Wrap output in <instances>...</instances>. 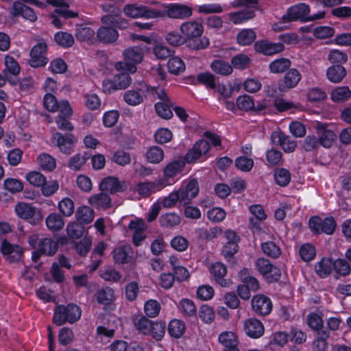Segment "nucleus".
I'll return each mask as SVG.
<instances>
[{
  "label": "nucleus",
  "instance_id": "4468645a",
  "mask_svg": "<svg viewBox=\"0 0 351 351\" xmlns=\"http://www.w3.org/2000/svg\"><path fill=\"white\" fill-rule=\"evenodd\" d=\"M15 212L20 218L24 219H32L34 221L41 220L43 216L39 210L32 205L19 202L15 206Z\"/></svg>",
  "mask_w": 351,
  "mask_h": 351
},
{
  "label": "nucleus",
  "instance_id": "72a5a7b5",
  "mask_svg": "<svg viewBox=\"0 0 351 351\" xmlns=\"http://www.w3.org/2000/svg\"><path fill=\"white\" fill-rule=\"evenodd\" d=\"M88 202L96 208L106 209L110 206L111 199L107 194L100 193L91 195L88 198Z\"/></svg>",
  "mask_w": 351,
  "mask_h": 351
},
{
  "label": "nucleus",
  "instance_id": "5701e85b",
  "mask_svg": "<svg viewBox=\"0 0 351 351\" xmlns=\"http://www.w3.org/2000/svg\"><path fill=\"white\" fill-rule=\"evenodd\" d=\"M1 251L3 256L10 262L18 261L23 254L21 246L12 245L6 241L2 242Z\"/></svg>",
  "mask_w": 351,
  "mask_h": 351
},
{
  "label": "nucleus",
  "instance_id": "9b49d317",
  "mask_svg": "<svg viewBox=\"0 0 351 351\" xmlns=\"http://www.w3.org/2000/svg\"><path fill=\"white\" fill-rule=\"evenodd\" d=\"M255 267L268 282L278 280L281 276L280 269L273 265L267 259L263 258L257 259Z\"/></svg>",
  "mask_w": 351,
  "mask_h": 351
},
{
  "label": "nucleus",
  "instance_id": "f8f14e48",
  "mask_svg": "<svg viewBox=\"0 0 351 351\" xmlns=\"http://www.w3.org/2000/svg\"><path fill=\"white\" fill-rule=\"evenodd\" d=\"M77 141V138L72 134L62 135L59 132H55L51 136V142L56 145L62 153L66 155L73 152V147Z\"/></svg>",
  "mask_w": 351,
  "mask_h": 351
},
{
  "label": "nucleus",
  "instance_id": "f3484780",
  "mask_svg": "<svg viewBox=\"0 0 351 351\" xmlns=\"http://www.w3.org/2000/svg\"><path fill=\"white\" fill-rule=\"evenodd\" d=\"M168 184L166 179L155 182H140L135 187V191L141 196H148L152 193L161 190Z\"/></svg>",
  "mask_w": 351,
  "mask_h": 351
},
{
  "label": "nucleus",
  "instance_id": "bb28decb",
  "mask_svg": "<svg viewBox=\"0 0 351 351\" xmlns=\"http://www.w3.org/2000/svg\"><path fill=\"white\" fill-rule=\"evenodd\" d=\"M244 330L252 338H259L264 333V326L257 319L250 318L244 322Z\"/></svg>",
  "mask_w": 351,
  "mask_h": 351
},
{
  "label": "nucleus",
  "instance_id": "58836bf2",
  "mask_svg": "<svg viewBox=\"0 0 351 351\" xmlns=\"http://www.w3.org/2000/svg\"><path fill=\"white\" fill-rule=\"evenodd\" d=\"M45 223L50 230L58 231L64 227V221L60 214L52 213L46 217Z\"/></svg>",
  "mask_w": 351,
  "mask_h": 351
},
{
  "label": "nucleus",
  "instance_id": "79ce46f5",
  "mask_svg": "<svg viewBox=\"0 0 351 351\" xmlns=\"http://www.w3.org/2000/svg\"><path fill=\"white\" fill-rule=\"evenodd\" d=\"M211 69L217 74L229 75L232 73V66L222 60H215L210 64Z\"/></svg>",
  "mask_w": 351,
  "mask_h": 351
},
{
  "label": "nucleus",
  "instance_id": "6e6d98bb",
  "mask_svg": "<svg viewBox=\"0 0 351 351\" xmlns=\"http://www.w3.org/2000/svg\"><path fill=\"white\" fill-rule=\"evenodd\" d=\"M251 63L250 58L245 54L240 53L234 56L231 59V66L232 69L243 70L246 69Z\"/></svg>",
  "mask_w": 351,
  "mask_h": 351
},
{
  "label": "nucleus",
  "instance_id": "7ed1b4c3",
  "mask_svg": "<svg viewBox=\"0 0 351 351\" xmlns=\"http://www.w3.org/2000/svg\"><path fill=\"white\" fill-rule=\"evenodd\" d=\"M81 315L80 308L75 304L58 305L54 310L53 322L57 326L66 322L73 324L80 319Z\"/></svg>",
  "mask_w": 351,
  "mask_h": 351
},
{
  "label": "nucleus",
  "instance_id": "aec40b11",
  "mask_svg": "<svg viewBox=\"0 0 351 351\" xmlns=\"http://www.w3.org/2000/svg\"><path fill=\"white\" fill-rule=\"evenodd\" d=\"M209 271L215 280L223 287H228L231 285V280L225 279L227 274V268L221 263L217 262L210 265Z\"/></svg>",
  "mask_w": 351,
  "mask_h": 351
},
{
  "label": "nucleus",
  "instance_id": "7c9ffc66",
  "mask_svg": "<svg viewBox=\"0 0 351 351\" xmlns=\"http://www.w3.org/2000/svg\"><path fill=\"white\" fill-rule=\"evenodd\" d=\"M12 13L15 16L22 15L23 17L32 22L37 19V16L34 11L20 1H16L13 3Z\"/></svg>",
  "mask_w": 351,
  "mask_h": 351
},
{
  "label": "nucleus",
  "instance_id": "13d9d810",
  "mask_svg": "<svg viewBox=\"0 0 351 351\" xmlns=\"http://www.w3.org/2000/svg\"><path fill=\"white\" fill-rule=\"evenodd\" d=\"M26 180L29 184L36 186L40 187V186L45 184L46 178L41 173L36 171H30L25 176Z\"/></svg>",
  "mask_w": 351,
  "mask_h": 351
},
{
  "label": "nucleus",
  "instance_id": "412c9836",
  "mask_svg": "<svg viewBox=\"0 0 351 351\" xmlns=\"http://www.w3.org/2000/svg\"><path fill=\"white\" fill-rule=\"evenodd\" d=\"M128 183L125 181H119L117 178L108 177L104 178L99 185L101 191H108L110 193L121 192L125 190Z\"/></svg>",
  "mask_w": 351,
  "mask_h": 351
},
{
  "label": "nucleus",
  "instance_id": "20e7f679",
  "mask_svg": "<svg viewBox=\"0 0 351 351\" xmlns=\"http://www.w3.org/2000/svg\"><path fill=\"white\" fill-rule=\"evenodd\" d=\"M112 77H106L102 82V90L105 93L111 94L119 90L127 88L132 83L130 73L126 71H121Z\"/></svg>",
  "mask_w": 351,
  "mask_h": 351
},
{
  "label": "nucleus",
  "instance_id": "f257e3e1",
  "mask_svg": "<svg viewBox=\"0 0 351 351\" xmlns=\"http://www.w3.org/2000/svg\"><path fill=\"white\" fill-rule=\"evenodd\" d=\"M180 30L189 48L199 50L209 45V40L206 37H201L204 32V27L201 23L195 21L184 22L180 25Z\"/></svg>",
  "mask_w": 351,
  "mask_h": 351
},
{
  "label": "nucleus",
  "instance_id": "6e6552de",
  "mask_svg": "<svg viewBox=\"0 0 351 351\" xmlns=\"http://www.w3.org/2000/svg\"><path fill=\"white\" fill-rule=\"evenodd\" d=\"M152 95L157 97L160 101L155 104L157 114L162 119H169L173 116L171 103L164 90L156 87L152 88Z\"/></svg>",
  "mask_w": 351,
  "mask_h": 351
},
{
  "label": "nucleus",
  "instance_id": "c85d7f7f",
  "mask_svg": "<svg viewBox=\"0 0 351 351\" xmlns=\"http://www.w3.org/2000/svg\"><path fill=\"white\" fill-rule=\"evenodd\" d=\"M129 228L134 231L133 242L136 245H139L141 241L145 239L144 231L147 226L143 219H136L131 221L129 224Z\"/></svg>",
  "mask_w": 351,
  "mask_h": 351
},
{
  "label": "nucleus",
  "instance_id": "c756f323",
  "mask_svg": "<svg viewBox=\"0 0 351 351\" xmlns=\"http://www.w3.org/2000/svg\"><path fill=\"white\" fill-rule=\"evenodd\" d=\"M318 141L319 145L326 148L330 147L335 139L336 135L331 130L327 129L322 125H319L317 127Z\"/></svg>",
  "mask_w": 351,
  "mask_h": 351
},
{
  "label": "nucleus",
  "instance_id": "603ef678",
  "mask_svg": "<svg viewBox=\"0 0 351 351\" xmlns=\"http://www.w3.org/2000/svg\"><path fill=\"white\" fill-rule=\"evenodd\" d=\"M134 324L136 329L144 335L150 333L152 322L145 317L140 316L134 319Z\"/></svg>",
  "mask_w": 351,
  "mask_h": 351
},
{
  "label": "nucleus",
  "instance_id": "69168bd1",
  "mask_svg": "<svg viewBox=\"0 0 351 351\" xmlns=\"http://www.w3.org/2000/svg\"><path fill=\"white\" fill-rule=\"evenodd\" d=\"M333 269L337 274L341 276H348L351 271L350 264L342 258H339L333 261Z\"/></svg>",
  "mask_w": 351,
  "mask_h": 351
},
{
  "label": "nucleus",
  "instance_id": "0e129e2a",
  "mask_svg": "<svg viewBox=\"0 0 351 351\" xmlns=\"http://www.w3.org/2000/svg\"><path fill=\"white\" fill-rule=\"evenodd\" d=\"M184 163L180 160H176L169 163L164 171L165 176L166 178H171L180 173L183 167Z\"/></svg>",
  "mask_w": 351,
  "mask_h": 351
},
{
  "label": "nucleus",
  "instance_id": "bf43d9fd",
  "mask_svg": "<svg viewBox=\"0 0 351 351\" xmlns=\"http://www.w3.org/2000/svg\"><path fill=\"white\" fill-rule=\"evenodd\" d=\"M274 178L278 185L285 186L290 182L291 174L286 169L278 168L275 170Z\"/></svg>",
  "mask_w": 351,
  "mask_h": 351
},
{
  "label": "nucleus",
  "instance_id": "338daca9",
  "mask_svg": "<svg viewBox=\"0 0 351 351\" xmlns=\"http://www.w3.org/2000/svg\"><path fill=\"white\" fill-rule=\"evenodd\" d=\"M199 317L206 324L211 323L215 319V311L209 305H202L199 311Z\"/></svg>",
  "mask_w": 351,
  "mask_h": 351
},
{
  "label": "nucleus",
  "instance_id": "3c124183",
  "mask_svg": "<svg viewBox=\"0 0 351 351\" xmlns=\"http://www.w3.org/2000/svg\"><path fill=\"white\" fill-rule=\"evenodd\" d=\"M291 62L287 58H279L272 61L269 66V71L273 73H282L289 69Z\"/></svg>",
  "mask_w": 351,
  "mask_h": 351
},
{
  "label": "nucleus",
  "instance_id": "dca6fc26",
  "mask_svg": "<svg viewBox=\"0 0 351 351\" xmlns=\"http://www.w3.org/2000/svg\"><path fill=\"white\" fill-rule=\"evenodd\" d=\"M178 192L181 196V203L183 204H189L199 193L197 181L196 180H189L182 186Z\"/></svg>",
  "mask_w": 351,
  "mask_h": 351
},
{
  "label": "nucleus",
  "instance_id": "a211bd4d",
  "mask_svg": "<svg viewBox=\"0 0 351 351\" xmlns=\"http://www.w3.org/2000/svg\"><path fill=\"white\" fill-rule=\"evenodd\" d=\"M271 139L274 144L280 145L285 152H293L297 147L295 141L280 131L274 132Z\"/></svg>",
  "mask_w": 351,
  "mask_h": 351
},
{
  "label": "nucleus",
  "instance_id": "9d476101",
  "mask_svg": "<svg viewBox=\"0 0 351 351\" xmlns=\"http://www.w3.org/2000/svg\"><path fill=\"white\" fill-rule=\"evenodd\" d=\"M337 224L333 217H328L324 219L315 216L309 219V228L315 234L325 233L332 234Z\"/></svg>",
  "mask_w": 351,
  "mask_h": 351
},
{
  "label": "nucleus",
  "instance_id": "4c0bfd02",
  "mask_svg": "<svg viewBox=\"0 0 351 351\" xmlns=\"http://www.w3.org/2000/svg\"><path fill=\"white\" fill-rule=\"evenodd\" d=\"M346 75V70L340 65L330 66L326 71L328 80L332 83H339Z\"/></svg>",
  "mask_w": 351,
  "mask_h": 351
},
{
  "label": "nucleus",
  "instance_id": "6ab92c4d",
  "mask_svg": "<svg viewBox=\"0 0 351 351\" xmlns=\"http://www.w3.org/2000/svg\"><path fill=\"white\" fill-rule=\"evenodd\" d=\"M256 51L265 56H272L282 51L285 49L282 43H271L268 40H259L254 45Z\"/></svg>",
  "mask_w": 351,
  "mask_h": 351
},
{
  "label": "nucleus",
  "instance_id": "cd10ccee",
  "mask_svg": "<svg viewBox=\"0 0 351 351\" xmlns=\"http://www.w3.org/2000/svg\"><path fill=\"white\" fill-rule=\"evenodd\" d=\"M119 36L118 31L112 27L101 26L97 31V39L105 44L115 43Z\"/></svg>",
  "mask_w": 351,
  "mask_h": 351
},
{
  "label": "nucleus",
  "instance_id": "864d4df0",
  "mask_svg": "<svg viewBox=\"0 0 351 351\" xmlns=\"http://www.w3.org/2000/svg\"><path fill=\"white\" fill-rule=\"evenodd\" d=\"M38 163L43 170L48 171H51L56 166L55 158L45 153L39 155Z\"/></svg>",
  "mask_w": 351,
  "mask_h": 351
},
{
  "label": "nucleus",
  "instance_id": "39448f33",
  "mask_svg": "<svg viewBox=\"0 0 351 351\" xmlns=\"http://www.w3.org/2000/svg\"><path fill=\"white\" fill-rule=\"evenodd\" d=\"M124 61H119L115 63L114 67L117 71H126L134 73L136 71V64L140 63L143 60V54L138 47H130L125 49L123 53Z\"/></svg>",
  "mask_w": 351,
  "mask_h": 351
},
{
  "label": "nucleus",
  "instance_id": "de8ad7c7",
  "mask_svg": "<svg viewBox=\"0 0 351 351\" xmlns=\"http://www.w3.org/2000/svg\"><path fill=\"white\" fill-rule=\"evenodd\" d=\"M241 280L247 287H249L250 291H256L259 289V283L256 278L250 275V271L247 269H242L239 273Z\"/></svg>",
  "mask_w": 351,
  "mask_h": 351
},
{
  "label": "nucleus",
  "instance_id": "49530a36",
  "mask_svg": "<svg viewBox=\"0 0 351 351\" xmlns=\"http://www.w3.org/2000/svg\"><path fill=\"white\" fill-rule=\"evenodd\" d=\"M66 234L72 239H78L84 235L85 228L80 223L70 222L66 226Z\"/></svg>",
  "mask_w": 351,
  "mask_h": 351
},
{
  "label": "nucleus",
  "instance_id": "a878e982",
  "mask_svg": "<svg viewBox=\"0 0 351 351\" xmlns=\"http://www.w3.org/2000/svg\"><path fill=\"white\" fill-rule=\"evenodd\" d=\"M301 80L300 73L295 69H290L279 83L278 87L281 91H287L295 87Z\"/></svg>",
  "mask_w": 351,
  "mask_h": 351
},
{
  "label": "nucleus",
  "instance_id": "ea45409f",
  "mask_svg": "<svg viewBox=\"0 0 351 351\" xmlns=\"http://www.w3.org/2000/svg\"><path fill=\"white\" fill-rule=\"evenodd\" d=\"M316 273L322 278L327 277L333 269V261L329 258H323L315 266Z\"/></svg>",
  "mask_w": 351,
  "mask_h": 351
},
{
  "label": "nucleus",
  "instance_id": "b1692460",
  "mask_svg": "<svg viewBox=\"0 0 351 351\" xmlns=\"http://www.w3.org/2000/svg\"><path fill=\"white\" fill-rule=\"evenodd\" d=\"M252 306L254 311L260 315L269 314L272 308L271 300L261 294L254 296L252 300Z\"/></svg>",
  "mask_w": 351,
  "mask_h": 351
},
{
  "label": "nucleus",
  "instance_id": "e433bc0d",
  "mask_svg": "<svg viewBox=\"0 0 351 351\" xmlns=\"http://www.w3.org/2000/svg\"><path fill=\"white\" fill-rule=\"evenodd\" d=\"M254 10L248 8L241 11L231 12L228 14L229 20L234 24H241L254 16Z\"/></svg>",
  "mask_w": 351,
  "mask_h": 351
},
{
  "label": "nucleus",
  "instance_id": "a18cd8bd",
  "mask_svg": "<svg viewBox=\"0 0 351 351\" xmlns=\"http://www.w3.org/2000/svg\"><path fill=\"white\" fill-rule=\"evenodd\" d=\"M95 32L92 28L86 26H80L77 29L75 36L80 41L93 43L95 39Z\"/></svg>",
  "mask_w": 351,
  "mask_h": 351
},
{
  "label": "nucleus",
  "instance_id": "774afa93",
  "mask_svg": "<svg viewBox=\"0 0 351 351\" xmlns=\"http://www.w3.org/2000/svg\"><path fill=\"white\" fill-rule=\"evenodd\" d=\"M197 297L203 301L211 300L215 294L214 289L208 285L199 286L196 291Z\"/></svg>",
  "mask_w": 351,
  "mask_h": 351
},
{
  "label": "nucleus",
  "instance_id": "37998d69",
  "mask_svg": "<svg viewBox=\"0 0 351 351\" xmlns=\"http://www.w3.org/2000/svg\"><path fill=\"white\" fill-rule=\"evenodd\" d=\"M152 53L156 58L165 60L171 56L173 51L163 43L155 41L153 43Z\"/></svg>",
  "mask_w": 351,
  "mask_h": 351
},
{
  "label": "nucleus",
  "instance_id": "680f3d73",
  "mask_svg": "<svg viewBox=\"0 0 351 351\" xmlns=\"http://www.w3.org/2000/svg\"><path fill=\"white\" fill-rule=\"evenodd\" d=\"M54 39L57 44L63 47H69L74 43L73 36L68 32H59L55 34Z\"/></svg>",
  "mask_w": 351,
  "mask_h": 351
},
{
  "label": "nucleus",
  "instance_id": "4be33fe9",
  "mask_svg": "<svg viewBox=\"0 0 351 351\" xmlns=\"http://www.w3.org/2000/svg\"><path fill=\"white\" fill-rule=\"evenodd\" d=\"M219 342L223 346L222 351H239V339L232 331H223L218 337Z\"/></svg>",
  "mask_w": 351,
  "mask_h": 351
},
{
  "label": "nucleus",
  "instance_id": "2eb2a0df",
  "mask_svg": "<svg viewBox=\"0 0 351 351\" xmlns=\"http://www.w3.org/2000/svg\"><path fill=\"white\" fill-rule=\"evenodd\" d=\"M47 46L45 43L40 42L36 45L30 52V64L33 67L45 66L47 63L45 56Z\"/></svg>",
  "mask_w": 351,
  "mask_h": 351
},
{
  "label": "nucleus",
  "instance_id": "4d7b16f0",
  "mask_svg": "<svg viewBox=\"0 0 351 351\" xmlns=\"http://www.w3.org/2000/svg\"><path fill=\"white\" fill-rule=\"evenodd\" d=\"M167 66L169 72L175 75L182 73L185 70L184 62L178 57H173L169 59Z\"/></svg>",
  "mask_w": 351,
  "mask_h": 351
},
{
  "label": "nucleus",
  "instance_id": "f03ea898",
  "mask_svg": "<svg viewBox=\"0 0 351 351\" xmlns=\"http://www.w3.org/2000/svg\"><path fill=\"white\" fill-rule=\"evenodd\" d=\"M308 5L300 3L292 5L287 10L280 20L272 25V29L275 32H280L289 27V23L292 21H300L308 22V14H310Z\"/></svg>",
  "mask_w": 351,
  "mask_h": 351
},
{
  "label": "nucleus",
  "instance_id": "c9c22d12",
  "mask_svg": "<svg viewBox=\"0 0 351 351\" xmlns=\"http://www.w3.org/2000/svg\"><path fill=\"white\" fill-rule=\"evenodd\" d=\"M95 217L94 210L87 206H82L77 208L75 212L76 220L82 224H88Z\"/></svg>",
  "mask_w": 351,
  "mask_h": 351
},
{
  "label": "nucleus",
  "instance_id": "0eeeda50",
  "mask_svg": "<svg viewBox=\"0 0 351 351\" xmlns=\"http://www.w3.org/2000/svg\"><path fill=\"white\" fill-rule=\"evenodd\" d=\"M152 88H148L143 82H135L131 89L124 93L123 99L130 106L139 105L147 93L152 95Z\"/></svg>",
  "mask_w": 351,
  "mask_h": 351
},
{
  "label": "nucleus",
  "instance_id": "2f4dec72",
  "mask_svg": "<svg viewBox=\"0 0 351 351\" xmlns=\"http://www.w3.org/2000/svg\"><path fill=\"white\" fill-rule=\"evenodd\" d=\"M69 0H47V3L53 6L59 7L56 10V12L64 18H75L77 16V13L68 10Z\"/></svg>",
  "mask_w": 351,
  "mask_h": 351
},
{
  "label": "nucleus",
  "instance_id": "09e8293b",
  "mask_svg": "<svg viewBox=\"0 0 351 351\" xmlns=\"http://www.w3.org/2000/svg\"><path fill=\"white\" fill-rule=\"evenodd\" d=\"M58 208L62 215L69 217L74 213V202L69 197H64L58 203Z\"/></svg>",
  "mask_w": 351,
  "mask_h": 351
},
{
  "label": "nucleus",
  "instance_id": "8fccbe9b",
  "mask_svg": "<svg viewBox=\"0 0 351 351\" xmlns=\"http://www.w3.org/2000/svg\"><path fill=\"white\" fill-rule=\"evenodd\" d=\"M146 158L150 163L157 164L164 158L163 150L157 146L149 147L146 152Z\"/></svg>",
  "mask_w": 351,
  "mask_h": 351
},
{
  "label": "nucleus",
  "instance_id": "052dcab7",
  "mask_svg": "<svg viewBox=\"0 0 351 351\" xmlns=\"http://www.w3.org/2000/svg\"><path fill=\"white\" fill-rule=\"evenodd\" d=\"M165 40L171 46L178 47L183 44H186L184 36L177 31L173 30L169 32L165 35Z\"/></svg>",
  "mask_w": 351,
  "mask_h": 351
},
{
  "label": "nucleus",
  "instance_id": "ddd939ff",
  "mask_svg": "<svg viewBox=\"0 0 351 351\" xmlns=\"http://www.w3.org/2000/svg\"><path fill=\"white\" fill-rule=\"evenodd\" d=\"M210 147V144L206 140H200L196 142L186 154V161L191 163L195 162L202 157H207Z\"/></svg>",
  "mask_w": 351,
  "mask_h": 351
},
{
  "label": "nucleus",
  "instance_id": "a19ab883",
  "mask_svg": "<svg viewBox=\"0 0 351 351\" xmlns=\"http://www.w3.org/2000/svg\"><path fill=\"white\" fill-rule=\"evenodd\" d=\"M131 247L129 245L119 246L114 250L113 258L116 263L124 264L129 261V254L131 252Z\"/></svg>",
  "mask_w": 351,
  "mask_h": 351
},
{
  "label": "nucleus",
  "instance_id": "5fc2aeb1",
  "mask_svg": "<svg viewBox=\"0 0 351 351\" xmlns=\"http://www.w3.org/2000/svg\"><path fill=\"white\" fill-rule=\"evenodd\" d=\"M185 330L184 323L178 319H173L169 322L168 331L175 338L180 337Z\"/></svg>",
  "mask_w": 351,
  "mask_h": 351
},
{
  "label": "nucleus",
  "instance_id": "e2e57ef3",
  "mask_svg": "<svg viewBox=\"0 0 351 351\" xmlns=\"http://www.w3.org/2000/svg\"><path fill=\"white\" fill-rule=\"evenodd\" d=\"M5 69L4 71V73L8 77V73L13 75H16L20 72V66L18 64V62L14 60V58L8 55L5 58Z\"/></svg>",
  "mask_w": 351,
  "mask_h": 351
},
{
  "label": "nucleus",
  "instance_id": "473e14b6",
  "mask_svg": "<svg viewBox=\"0 0 351 351\" xmlns=\"http://www.w3.org/2000/svg\"><path fill=\"white\" fill-rule=\"evenodd\" d=\"M330 96L332 101L343 103L351 98V90L346 86H337L330 91Z\"/></svg>",
  "mask_w": 351,
  "mask_h": 351
},
{
  "label": "nucleus",
  "instance_id": "c03bdc74",
  "mask_svg": "<svg viewBox=\"0 0 351 351\" xmlns=\"http://www.w3.org/2000/svg\"><path fill=\"white\" fill-rule=\"evenodd\" d=\"M256 38V33L252 29H243L238 33L237 40L239 45L246 46L252 43Z\"/></svg>",
  "mask_w": 351,
  "mask_h": 351
},
{
  "label": "nucleus",
  "instance_id": "f704fd0d",
  "mask_svg": "<svg viewBox=\"0 0 351 351\" xmlns=\"http://www.w3.org/2000/svg\"><path fill=\"white\" fill-rule=\"evenodd\" d=\"M95 298L100 304L104 306H111L115 300L114 291L112 288L106 287L99 290L95 294Z\"/></svg>",
  "mask_w": 351,
  "mask_h": 351
},
{
  "label": "nucleus",
  "instance_id": "423d86ee",
  "mask_svg": "<svg viewBox=\"0 0 351 351\" xmlns=\"http://www.w3.org/2000/svg\"><path fill=\"white\" fill-rule=\"evenodd\" d=\"M123 12L126 16L132 19L143 18L150 19L163 16L161 10L152 9L148 6L136 3L125 5L123 7Z\"/></svg>",
  "mask_w": 351,
  "mask_h": 351
},
{
  "label": "nucleus",
  "instance_id": "1a4fd4ad",
  "mask_svg": "<svg viewBox=\"0 0 351 351\" xmlns=\"http://www.w3.org/2000/svg\"><path fill=\"white\" fill-rule=\"evenodd\" d=\"M164 10L161 11L163 16L166 15L173 19H185L190 18L193 14V9L186 4L171 3L163 4Z\"/></svg>",
  "mask_w": 351,
  "mask_h": 351
},
{
  "label": "nucleus",
  "instance_id": "393cba45",
  "mask_svg": "<svg viewBox=\"0 0 351 351\" xmlns=\"http://www.w3.org/2000/svg\"><path fill=\"white\" fill-rule=\"evenodd\" d=\"M58 249V244L51 238L40 239L37 251L33 254L34 260L38 259L40 254L53 255Z\"/></svg>",
  "mask_w": 351,
  "mask_h": 351
}]
</instances>
